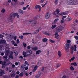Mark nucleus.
<instances>
[{"instance_id": "69168bd1", "label": "nucleus", "mask_w": 78, "mask_h": 78, "mask_svg": "<svg viewBox=\"0 0 78 78\" xmlns=\"http://www.w3.org/2000/svg\"><path fill=\"white\" fill-rule=\"evenodd\" d=\"M14 39L15 41H16V39H17V36H15V37L14 38Z\"/></svg>"}, {"instance_id": "f3484780", "label": "nucleus", "mask_w": 78, "mask_h": 78, "mask_svg": "<svg viewBox=\"0 0 78 78\" xmlns=\"http://www.w3.org/2000/svg\"><path fill=\"white\" fill-rule=\"evenodd\" d=\"M58 55L59 57H61V56H62V54H61V51H58Z\"/></svg>"}, {"instance_id": "49530a36", "label": "nucleus", "mask_w": 78, "mask_h": 78, "mask_svg": "<svg viewBox=\"0 0 78 78\" xmlns=\"http://www.w3.org/2000/svg\"><path fill=\"white\" fill-rule=\"evenodd\" d=\"M71 42V41H70V40H68L67 41V43L66 44H70V43Z\"/></svg>"}, {"instance_id": "7c9ffc66", "label": "nucleus", "mask_w": 78, "mask_h": 78, "mask_svg": "<svg viewBox=\"0 0 78 78\" xmlns=\"http://www.w3.org/2000/svg\"><path fill=\"white\" fill-rule=\"evenodd\" d=\"M29 6V5H27L26 7H23V10H25V9H27V8H28V7Z\"/></svg>"}, {"instance_id": "4c0bfd02", "label": "nucleus", "mask_w": 78, "mask_h": 78, "mask_svg": "<svg viewBox=\"0 0 78 78\" xmlns=\"http://www.w3.org/2000/svg\"><path fill=\"white\" fill-rule=\"evenodd\" d=\"M56 12H57V14H59V12H60V11H59V10L58 9H56Z\"/></svg>"}, {"instance_id": "79ce46f5", "label": "nucleus", "mask_w": 78, "mask_h": 78, "mask_svg": "<svg viewBox=\"0 0 78 78\" xmlns=\"http://www.w3.org/2000/svg\"><path fill=\"white\" fill-rule=\"evenodd\" d=\"M14 53H15V56H17V55H18V53H17V52L16 51H14Z\"/></svg>"}, {"instance_id": "6ab92c4d", "label": "nucleus", "mask_w": 78, "mask_h": 78, "mask_svg": "<svg viewBox=\"0 0 78 78\" xmlns=\"http://www.w3.org/2000/svg\"><path fill=\"white\" fill-rule=\"evenodd\" d=\"M47 41H48V39L46 38H44L42 40V41L44 42H47Z\"/></svg>"}, {"instance_id": "13d9d810", "label": "nucleus", "mask_w": 78, "mask_h": 78, "mask_svg": "<svg viewBox=\"0 0 78 78\" xmlns=\"http://www.w3.org/2000/svg\"><path fill=\"white\" fill-rule=\"evenodd\" d=\"M11 42L12 43V45H14L15 44V41H12Z\"/></svg>"}, {"instance_id": "9d476101", "label": "nucleus", "mask_w": 78, "mask_h": 78, "mask_svg": "<svg viewBox=\"0 0 78 78\" xmlns=\"http://www.w3.org/2000/svg\"><path fill=\"white\" fill-rule=\"evenodd\" d=\"M5 74V71L2 70H0V76H2L3 75Z\"/></svg>"}, {"instance_id": "9b49d317", "label": "nucleus", "mask_w": 78, "mask_h": 78, "mask_svg": "<svg viewBox=\"0 0 78 78\" xmlns=\"http://www.w3.org/2000/svg\"><path fill=\"white\" fill-rule=\"evenodd\" d=\"M27 55L28 56L31 54H32V51L31 50H28L27 51Z\"/></svg>"}, {"instance_id": "dca6fc26", "label": "nucleus", "mask_w": 78, "mask_h": 78, "mask_svg": "<svg viewBox=\"0 0 78 78\" xmlns=\"http://www.w3.org/2000/svg\"><path fill=\"white\" fill-rule=\"evenodd\" d=\"M55 38L58 39V36H59V35H58V33H56H56L55 34Z\"/></svg>"}, {"instance_id": "c85d7f7f", "label": "nucleus", "mask_w": 78, "mask_h": 78, "mask_svg": "<svg viewBox=\"0 0 78 78\" xmlns=\"http://www.w3.org/2000/svg\"><path fill=\"white\" fill-rule=\"evenodd\" d=\"M67 19H68V22H70V21H71V20H72V18H71V17L69 16L67 18Z\"/></svg>"}, {"instance_id": "4d7b16f0", "label": "nucleus", "mask_w": 78, "mask_h": 78, "mask_svg": "<svg viewBox=\"0 0 78 78\" xmlns=\"http://www.w3.org/2000/svg\"><path fill=\"white\" fill-rule=\"evenodd\" d=\"M44 2V0H41L40 1V3H43Z\"/></svg>"}, {"instance_id": "bb28decb", "label": "nucleus", "mask_w": 78, "mask_h": 78, "mask_svg": "<svg viewBox=\"0 0 78 78\" xmlns=\"http://www.w3.org/2000/svg\"><path fill=\"white\" fill-rule=\"evenodd\" d=\"M75 58V57H72L71 58V59H69V61L70 62H71L72 61H73L74 59Z\"/></svg>"}, {"instance_id": "20e7f679", "label": "nucleus", "mask_w": 78, "mask_h": 78, "mask_svg": "<svg viewBox=\"0 0 78 78\" xmlns=\"http://www.w3.org/2000/svg\"><path fill=\"white\" fill-rule=\"evenodd\" d=\"M71 50H74L75 51H76V45H74V46L72 45L70 47Z\"/></svg>"}, {"instance_id": "2eb2a0df", "label": "nucleus", "mask_w": 78, "mask_h": 78, "mask_svg": "<svg viewBox=\"0 0 78 78\" xmlns=\"http://www.w3.org/2000/svg\"><path fill=\"white\" fill-rule=\"evenodd\" d=\"M59 20V19H56L55 20L54 22L52 23V24H56V22H57V21Z\"/></svg>"}, {"instance_id": "603ef678", "label": "nucleus", "mask_w": 78, "mask_h": 78, "mask_svg": "<svg viewBox=\"0 0 78 78\" xmlns=\"http://www.w3.org/2000/svg\"><path fill=\"white\" fill-rule=\"evenodd\" d=\"M20 43V41H19V40L17 39L16 41V43L17 44H19V43Z\"/></svg>"}, {"instance_id": "412c9836", "label": "nucleus", "mask_w": 78, "mask_h": 78, "mask_svg": "<svg viewBox=\"0 0 78 78\" xmlns=\"http://www.w3.org/2000/svg\"><path fill=\"white\" fill-rule=\"evenodd\" d=\"M41 6H40V5H36L35 6V9H39V8H41Z\"/></svg>"}, {"instance_id": "2f4dec72", "label": "nucleus", "mask_w": 78, "mask_h": 78, "mask_svg": "<svg viewBox=\"0 0 78 78\" xmlns=\"http://www.w3.org/2000/svg\"><path fill=\"white\" fill-rule=\"evenodd\" d=\"M11 69V68L9 67H7L5 68L6 71H8L9 70Z\"/></svg>"}, {"instance_id": "ea45409f", "label": "nucleus", "mask_w": 78, "mask_h": 78, "mask_svg": "<svg viewBox=\"0 0 78 78\" xmlns=\"http://www.w3.org/2000/svg\"><path fill=\"white\" fill-rule=\"evenodd\" d=\"M72 28H73V29H75V28H76V25H73L72 26Z\"/></svg>"}, {"instance_id": "bf43d9fd", "label": "nucleus", "mask_w": 78, "mask_h": 78, "mask_svg": "<svg viewBox=\"0 0 78 78\" xmlns=\"http://www.w3.org/2000/svg\"><path fill=\"white\" fill-rule=\"evenodd\" d=\"M4 37V36L2 34H0V37H1V38H2V37Z\"/></svg>"}, {"instance_id": "5fc2aeb1", "label": "nucleus", "mask_w": 78, "mask_h": 78, "mask_svg": "<svg viewBox=\"0 0 78 78\" xmlns=\"http://www.w3.org/2000/svg\"><path fill=\"white\" fill-rule=\"evenodd\" d=\"M65 18H66V16H64L62 17V20H64Z\"/></svg>"}, {"instance_id": "aec40b11", "label": "nucleus", "mask_w": 78, "mask_h": 78, "mask_svg": "<svg viewBox=\"0 0 78 78\" xmlns=\"http://www.w3.org/2000/svg\"><path fill=\"white\" fill-rule=\"evenodd\" d=\"M42 33L43 34H45V35H50V34L47 33L46 32H45V31H43L42 32Z\"/></svg>"}, {"instance_id": "a18cd8bd", "label": "nucleus", "mask_w": 78, "mask_h": 78, "mask_svg": "<svg viewBox=\"0 0 78 78\" xmlns=\"http://www.w3.org/2000/svg\"><path fill=\"white\" fill-rule=\"evenodd\" d=\"M19 37V38H20V39H23V37L22 35L20 36Z\"/></svg>"}, {"instance_id": "052dcab7", "label": "nucleus", "mask_w": 78, "mask_h": 78, "mask_svg": "<svg viewBox=\"0 0 78 78\" xmlns=\"http://www.w3.org/2000/svg\"><path fill=\"white\" fill-rule=\"evenodd\" d=\"M4 78H8V76H4Z\"/></svg>"}, {"instance_id": "c756f323", "label": "nucleus", "mask_w": 78, "mask_h": 78, "mask_svg": "<svg viewBox=\"0 0 78 78\" xmlns=\"http://www.w3.org/2000/svg\"><path fill=\"white\" fill-rule=\"evenodd\" d=\"M23 35H28L29 34H31V33H23Z\"/></svg>"}, {"instance_id": "f704fd0d", "label": "nucleus", "mask_w": 78, "mask_h": 78, "mask_svg": "<svg viewBox=\"0 0 78 78\" xmlns=\"http://www.w3.org/2000/svg\"><path fill=\"white\" fill-rule=\"evenodd\" d=\"M60 66H61V64L59 63H58L56 65V67L57 68H58V67H60Z\"/></svg>"}, {"instance_id": "3c124183", "label": "nucleus", "mask_w": 78, "mask_h": 78, "mask_svg": "<svg viewBox=\"0 0 78 78\" xmlns=\"http://www.w3.org/2000/svg\"><path fill=\"white\" fill-rule=\"evenodd\" d=\"M64 12L65 13V14L66 15V14L69 13V11H66V12Z\"/></svg>"}, {"instance_id": "6e6d98bb", "label": "nucleus", "mask_w": 78, "mask_h": 78, "mask_svg": "<svg viewBox=\"0 0 78 78\" xmlns=\"http://www.w3.org/2000/svg\"><path fill=\"white\" fill-rule=\"evenodd\" d=\"M43 70H44V67L42 68V69L41 70V71L40 72H41V73H42V71H43Z\"/></svg>"}, {"instance_id": "423d86ee", "label": "nucleus", "mask_w": 78, "mask_h": 78, "mask_svg": "<svg viewBox=\"0 0 78 78\" xmlns=\"http://www.w3.org/2000/svg\"><path fill=\"white\" fill-rule=\"evenodd\" d=\"M50 16H51V14L49 12H48L47 14L45 16L46 19H48L50 18Z\"/></svg>"}, {"instance_id": "f257e3e1", "label": "nucleus", "mask_w": 78, "mask_h": 78, "mask_svg": "<svg viewBox=\"0 0 78 78\" xmlns=\"http://www.w3.org/2000/svg\"><path fill=\"white\" fill-rule=\"evenodd\" d=\"M17 13H14L13 15L12 14H11L10 15V16L8 18L7 21L8 22H12V16H13L14 17H15L16 16H17Z\"/></svg>"}, {"instance_id": "e433bc0d", "label": "nucleus", "mask_w": 78, "mask_h": 78, "mask_svg": "<svg viewBox=\"0 0 78 78\" xmlns=\"http://www.w3.org/2000/svg\"><path fill=\"white\" fill-rule=\"evenodd\" d=\"M58 0H56L54 2V3L55 5H58Z\"/></svg>"}, {"instance_id": "58836bf2", "label": "nucleus", "mask_w": 78, "mask_h": 78, "mask_svg": "<svg viewBox=\"0 0 78 78\" xmlns=\"http://www.w3.org/2000/svg\"><path fill=\"white\" fill-rule=\"evenodd\" d=\"M72 28H73V29H75V28H76V25H73L72 26Z\"/></svg>"}, {"instance_id": "4be33fe9", "label": "nucleus", "mask_w": 78, "mask_h": 78, "mask_svg": "<svg viewBox=\"0 0 78 78\" xmlns=\"http://www.w3.org/2000/svg\"><path fill=\"white\" fill-rule=\"evenodd\" d=\"M31 48L32 50H37L38 49V48L37 47H35L34 48L32 47Z\"/></svg>"}, {"instance_id": "09e8293b", "label": "nucleus", "mask_w": 78, "mask_h": 78, "mask_svg": "<svg viewBox=\"0 0 78 78\" xmlns=\"http://www.w3.org/2000/svg\"><path fill=\"white\" fill-rule=\"evenodd\" d=\"M70 70H74V68L73 67L71 66L70 68Z\"/></svg>"}, {"instance_id": "7ed1b4c3", "label": "nucleus", "mask_w": 78, "mask_h": 78, "mask_svg": "<svg viewBox=\"0 0 78 78\" xmlns=\"http://www.w3.org/2000/svg\"><path fill=\"white\" fill-rule=\"evenodd\" d=\"M70 47V44L69 43H66L65 45V48L66 50H69V48Z\"/></svg>"}, {"instance_id": "393cba45", "label": "nucleus", "mask_w": 78, "mask_h": 78, "mask_svg": "<svg viewBox=\"0 0 78 78\" xmlns=\"http://www.w3.org/2000/svg\"><path fill=\"white\" fill-rule=\"evenodd\" d=\"M58 15L59 16H64V15H65L64 12H63L60 13L58 14Z\"/></svg>"}, {"instance_id": "0eeeda50", "label": "nucleus", "mask_w": 78, "mask_h": 78, "mask_svg": "<svg viewBox=\"0 0 78 78\" xmlns=\"http://www.w3.org/2000/svg\"><path fill=\"white\" fill-rule=\"evenodd\" d=\"M30 23H32V24H35L37 23V21L36 20H31L29 22Z\"/></svg>"}, {"instance_id": "f03ea898", "label": "nucleus", "mask_w": 78, "mask_h": 78, "mask_svg": "<svg viewBox=\"0 0 78 78\" xmlns=\"http://www.w3.org/2000/svg\"><path fill=\"white\" fill-rule=\"evenodd\" d=\"M63 30V27L62 26H60L56 28L55 30L56 31V33H58V32H60V31H62Z\"/></svg>"}, {"instance_id": "473e14b6", "label": "nucleus", "mask_w": 78, "mask_h": 78, "mask_svg": "<svg viewBox=\"0 0 78 78\" xmlns=\"http://www.w3.org/2000/svg\"><path fill=\"white\" fill-rule=\"evenodd\" d=\"M0 64L2 65H5V63L2 61H0Z\"/></svg>"}, {"instance_id": "338daca9", "label": "nucleus", "mask_w": 78, "mask_h": 78, "mask_svg": "<svg viewBox=\"0 0 78 78\" xmlns=\"http://www.w3.org/2000/svg\"><path fill=\"white\" fill-rule=\"evenodd\" d=\"M16 66L14 65H13L12 66V68H14Z\"/></svg>"}, {"instance_id": "72a5a7b5", "label": "nucleus", "mask_w": 78, "mask_h": 78, "mask_svg": "<svg viewBox=\"0 0 78 78\" xmlns=\"http://www.w3.org/2000/svg\"><path fill=\"white\" fill-rule=\"evenodd\" d=\"M9 58L10 59H13V57L12 55H10L9 56Z\"/></svg>"}, {"instance_id": "680f3d73", "label": "nucleus", "mask_w": 78, "mask_h": 78, "mask_svg": "<svg viewBox=\"0 0 78 78\" xmlns=\"http://www.w3.org/2000/svg\"><path fill=\"white\" fill-rule=\"evenodd\" d=\"M20 76H23V74L22 73H20Z\"/></svg>"}, {"instance_id": "b1692460", "label": "nucleus", "mask_w": 78, "mask_h": 78, "mask_svg": "<svg viewBox=\"0 0 78 78\" xmlns=\"http://www.w3.org/2000/svg\"><path fill=\"white\" fill-rule=\"evenodd\" d=\"M37 66H35L34 68V70H33V72H34L37 70Z\"/></svg>"}, {"instance_id": "5701e85b", "label": "nucleus", "mask_w": 78, "mask_h": 78, "mask_svg": "<svg viewBox=\"0 0 78 78\" xmlns=\"http://www.w3.org/2000/svg\"><path fill=\"white\" fill-rule=\"evenodd\" d=\"M57 27V25H56V24L53 25L52 26L51 28L52 29H54V28H55V27Z\"/></svg>"}, {"instance_id": "f8f14e48", "label": "nucleus", "mask_w": 78, "mask_h": 78, "mask_svg": "<svg viewBox=\"0 0 78 78\" xmlns=\"http://www.w3.org/2000/svg\"><path fill=\"white\" fill-rule=\"evenodd\" d=\"M29 64H27V65H26L25 64H24V65L22 66H21V67L22 69H25V67H27L28 66Z\"/></svg>"}, {"instance_id": "de8ad7c7", "label": "nucleus", "mask_w": 78, "mask_h": 78, "mask_svg": "<svg viewBox=\"0 0 78 78\" xmlns=\"http://www.w3.org/2000/svg\"><path fill=\"white\" fill-rule=\"evenodd\" d=\"M15 75H16V74H15L14 73H13L11 75V77H14V76H15Z\"/></svg>"}, {"instance_id": "864d4df0", "label": "nucleus", "mask_w": 78, "mask_h": 78, "mask_svg": "<svg viewBox=\"0 0 78 78\" xmlns=\"http://www.w3.org/2000/svg\"><path fill=\"white\" fill-rule=\"evenodd\" d=\"M74 37L75 38V39H76V40H78V36H75Z\"/></svg>"}, {"instance_id": "4468645a", "label": "nucleus", "mask_w": 78, "mask_h": 78, "mask_svg": "<svg viewBox=\"0 0 78 78\" xmlns=\"http://www.w3.org/2000/svg\"><path fill=\"white\" fill-rule=\"evenodd\" d=\"M6 42V40H1L0 41V44H5Z\"/></svg>"}, {"instance_id": "a211bd4d", "label": "nucleus", "mask_w": 78, "mask_h": 78, "mask_svg": "<svg viewBox=\"0 0 78 78\" xmlns=\"http://www.w3.org/2000/svg\"><path fill=\"white\" fill-rule=\"evenodd\" d=\"M41 52H42V51L40 50L36 51V55H39V53H41Z\"/></svg>"}, {"instance_id": "0e129e2a", "label": "nucleus", "mask_w": 78, "mask_h": 78, "mask_svg": "<svg viewBox=\"0 0 78 78\" xmlns=\"http://www.w3.org/2000/svg\"><path fill=\"white\" fill-rule=\"evenodd\" d=\"M4 58H5V59H7L8 58V56L6 55H5L4 56Z\"/></svg>"}, {"instance_id": "1a4fd4ad", "label": "nucleus", "mask_w": 78, "mask_h": 78, "mask_svg": "<svg viewBox=\"0 0 78 78\" xmlns=\"http://www.w3.org/2000/svg\"><path fill=\"white\" fill-rule=\"evenodd\" d=\"M73 5H78V1L77 0H73Z\"/></svg>"}, {"instance_id": "774afa93", "label": "nucleus", "mask_w": 78, "mask_h": 78, "mask_svg": "<svg viewBox=\"0 0 78 78\" xmlns=\"http://www.w3.org/2000/svg\"><path fill=\"white\" fill-rule=\"evenodd\" d=\"M60 23H64V21L63 20H61Z\"/></svg>"}, {"instance_id": "cd10ccee", "label": "nucleus", "mask_w": 78, "mask_h": 78, "mask_svg": "<svg viewBox=\"0 0 78 78\" xmlns=\"http://www.w3.org/2000/svg\"><path fill=\"white\" fill-rule=\"evenodd\" d=\"M26 52L25 51H23V57L25 58L26 57Z\"/></svg>"}, {"instance_id": "a19ab883", "label": "nucleus", "mask_w": 78, "mask_h": 78, "mask_svg": "<svg viewBox=\"0 0 78 78\" xmlns=\"http://www.w3.org/2000/svg\"><path fill=\"white\" fill-rule=\"evenodd\" d=\"M5 9H3L2 10H1V12H3V13H5Z\"/></svg>"}, {"instance_id": "e2e57ef3", "label": "nucleus", "mask_w": 78, "mask_h": 78, "mask_svg": "<svg viewBox=\"0 0 78 78\" xmlns=\"http://www.w3.org/2000/svg\"><path fill=\"white\" fill-rule=\"evenodd\" d=\"M14 46H15L16 47H17L18 45H17V44L16 43H15L14 44Z\"/></svg>"}, {"instance_id": "c03bdc74", "label": "nucleus", "mask_w": 78, "mask_h": 78, "mask_svg": "<svg viewBox=\"0 0 78 78\" xmlns=\"http://www.w3.org/2000/svg\"><path fill=\"white\" fill-rule=\"evenodd\" d=\"M23 45L24 47H27V44H26V43H23Z\"/></svg>"}, {"instance_id": "6e6552de", "label": "nucleus", "mask_w": 78, "mask_h": 78, "mask_svg": "<svg viewBox=\"0 0 78 78\" xmlns=\"http://www.w3.org/2000/svg\"><path fill=\"white\" fill-rule=\"evenodd\" d=\"M42 74V73H41V71H39L38 72V74L37 75L35 76V78H39L40 77V76Z\"/></svg>"}, {"instance_id": "a878e982", "label": "nucleus", "mask_w": 78, "mask_h": 78, "mask_svg": "<svg viewBox=\"0 0 78 78\" xmlns=\"http://www.w3.org/2000/svg\"><path fill=\"white\" fill-rule=\"evenodd\" d=\"M40 18V16L39 15H37L35 17V19H39Z\"/></svg>"}, {"instance_id": "39448f33", "label": "nucleus", "mask_w": 78, "mask_h": 78, "mask_svg": "<svg viewBox=\"0 0 78 78\" xmlns=\"http://www.w3.org/2000/svg\"><path fill=\"white\" fill-rule=\"evenodd\" d=\"M66 4L69 6L73 5V0H69L66 2Z\"/></svg>"}, {"instance_id": "37998d69", "label": "nucleus", "mask_w": 78, "mask_h": 78, "mask_svg": "<svg viewBox=\"0 0 78 78\" xmlns=\"http://www.w3.org/2000/svg\"><path fill=\"white\" fill-rule=\"evenodd\" d=\"M49 41H50V42H51V43H54L55 42V41H53L51 40H49Z\"/></svg>"}, {"instance_id": "c9c22d12", "label": "nucleus", "mask_w": 78, "mask_h": 78, "mask_svg": "<svg viewBox=\"0 0 78 78\" xmlns=\"http://www.w3.org/2000/svg\"><path fill=\"white\" fill-rule=\"evenodd\" d=\"M71 65H73L74 66H77V64H76V63L74 62L73 63H72L71 64Z\"/></svg>"}, {"instance_id": "ddd939ff", "label": "nucleus", "mask_w": 78, "mask_h": 78, "mask_svg": "<svg viewBox=\"0 0 78 78\" xmlns=\"http://www.w3.org/2000/svg\"><path fill=\"white\" fill-rule=\"evenodd\" d=\"M18 12L19 14H23V11L22 9H20L18 10Z\"/></svg>"}, {"instance_id": "8fccbe9b", "label": "nucleus", "mask_w": 78, "mask_h": 78, "mask_svg": "<svg viewBox=\"0 0 78 78\" xmlns=\"http://www.w3.org/2000/svg\"><path fill=\"white\" fill-rule=\"evenodd\" d=\"M70 53L71 54H73L74 53V50H71Z\"/></svg>"}]
</instances>
